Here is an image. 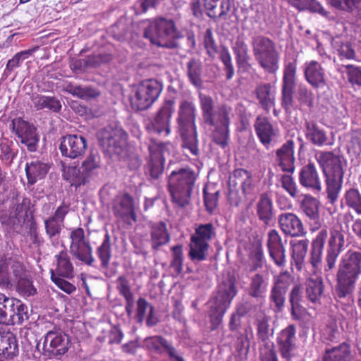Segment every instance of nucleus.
Listing matches in <instances>:
<instances>
[{
    "label": "nucleus",
    "mask_w": 361,
    "mask_h": 361,
    "mask_svg": "<svg viewBox=\"0 0 361 361\" xmlns=\"http://www.w3.org/2000/svg\"><path fill=\"white\" fill-rule=\"evenodd\" d=\"M96 254L101 261V267L107 269L111 258V236L106 233L102 244L97 248Z\"/></svg>",
    "instance_id": "obj_45"
},
{
    "label": "nucleus",
    "mask_w": 361,
    "mask_h": 361,
    "mask_svg": "<svg viewBox=\"0 0 361 361\" xmlns=\"http://www.w3.org/2000/svg\"><path fill=\"white\" fill-rule=\"evenodd\" d=\"M315 158L322 167L326 177V193L330 203L336 202L341 192L345 163L331 152H318Z\"/></svg>",
    "instance_id": "obj_3"
},
{
    "label": "nucleus",
    "mask_w": 361,
    "mask_h": 361,
    "mask_svg": "<svg viewBox=\"0 0 361 361\" xmlns=\"http://www.w3.org/2000/svg\"><path fill=\"white\" fill-rule=\"evenodd\" d=\"M269 286V276L257 273L250 277L248 286V295L262 303L266 298Z\"/></svg>",
    "instance_id": "obj_28"
},
{
    "label": "nucleus",
    "mask_w": 361,
    "mask_h": 361,
    "mask_svg": "<svg viewBox=\"0 0 361 361\" xmlns=\"http://www.w3.org/2000/svg\"><path fill=\"white\" fill-rule=\"evenodd\" d=\"M70 254L88 266H92L94 259L90 243L85 238L83 228L78 227L70 233Z\"/></svg>",
    "instance_id": "obj_13"
},
{
    "label": "nucleus",
    "mask_w": 361,
    "mask_h": 361,
    "mask_svg": "<svg viewBox=\"0 0 361 361\" xmlns=\"http://www.w3.org/2000/svg\"><path fill=\"white\" fill-rule=\"evenodd\" d=\"M112 211L114 216L122 221L131 224L137 221L133 197L128 193L117 195L113 202Z\"/></svg>",
    "instance_id": "obj_20"
},
{
    "label": "nucleus",
    "mask_w": 361,
    "mask_h": 361,
    "mask_svg": "<svg viewBox=\"0 0 361 361\" xmlns=\"http://www.w3.org/2000/svg\"><path fill=\"white\" fill-rule=\"evenodd\" d=\"M238 184L240 185L243 193L245 195L251 194L254 190L252 174L243 169H237L233 171L229 178V185L236 187Z\"/></svg>",
    "instance_id": "obj_31"
},
{
    "label": "nucleus",
    "mask_w": 361,
    "mask_h": 361,
    "mask_svg": "<svg viewBox=\"0 0 361 361\" xmlns=\"http://www.w3.org/2000/svg\"><path fill=\"white\" fill-rule=\"evenodd\" d=\"M295 97L300 105L311 106L313 102V94L308 87L302 83L297 86Z\"/></svg>",
    "instance_id": "obj_59"
},
{
    "label": "nucleus",
    "mask_w": 361,
    "mask_h": 361,
    "mask_svg": "<svg viewBox=\"0 0 361 361\" xmlns=\"http://www.w3.org/2000/svg\"><path fill=\"white\" fill-rule=\"evenodd\" d=\"M297 64L295 61L289 62L285 65L282 78V106L286 111H289L293 104V93L297 89L296 83Z\"/></svg>",
    "instance_id": "obj_16"
},
{
    "label": "nucleus",
    "mask_w": 361,
    "mask_h": 361,
    "mask_svg": "<svg viewBox=\"0 0 361 361\" xmlns=\"http://www.w3.org/2000/svg\"><path fill=\"white\" fill-rule=\"evenodd\" d=\"M173 99H166L163 106L157 113L156 116L147 125V130L150 133L164 134L168 135L170 132L169 123L174 111Z\"/></svg>",
    "instance_id": "obj_19"
},
{
    "label": "nucleus",
    "mask_w": 361,
    "mask_h": 361,
    "mask_svg": "<svg viewBox=\"0 0 361 361\" xmlns=\"http://www.w3.org/2000/svg\"><path fill=\"white\" fill-rule=\"evenodd\" d=\"M167 147V144L157 141L155 139H151L148 144L149 156L147 166L149 173L153 179L159 178L164 172V155L169 151Z\"/></svg>",
    "instance_id": "obj_15"
},
{
    "label": "nucleus",
    "mask_w": 361,
    "mask_h": 361,
    "mask_svg": "<svg viewBox=\"0 0 361 361\" xmlns=\"http://www.w3.org/2000/svg\"><path fill=\"white\" fill-rule=\"evenodd\" d=\"M200 99L203 118L204 121L208 123L209 121H214L212 116L216 110L214 106V102L211 97L202 93L200 94Z\"/></svg>",
    "instance_id": "obj_50"
},
{
    "label": "nucleus",
    "mask_w": 361,
    "mask_h": 361,
    "mask_svg": "<svg viewBox=\"0 0 361 361\" xmlns=\"http://www.w3.org/2000/svg\"><path fill=\"white\" fill-rule=\"evenodd\" d=\"M51 279L54 283L61 290L67 294H71L75 291L76 287L65 280L63 277L56 276L53 269H51Z\"/></svg>",
    "instance_id": "obj_62"
},
{
    "label": "nucleus",
    "mask_w": 361,
    "mask_h": 361,
    "mask_svg": "<svg viewBox=\"0 0 361 361\" xmlns=\"http://www.w3.org/2000/svg\"><path fill=\"white\" fill-rule=\"evenodd\" d=\"M309 240L307 239L291 242L292 259L296 269L301 271L307 255Z\"/></svg>",
    "instance_id": "obj_41"
},
{
    "label": "nucleus",
    "mask_w": 361,
    "mask_h": 361,
    "mask_svg": "<svg viewBox=\"0 0 361 361\" xmlns=\"http://www.w3.org/2000/svg\"><path fill=\"white\" fill-rule=\"evenodd\" d=\"M237 293V282L234 276L228 275L219 283L216 292L208 302L209 316L213 329L219 326Z\"/></svg>",
    "instance_id": "obj_4"
},
{
    "label": "nucleus",
    "mask_w": 361,
    "mask_h": 361,
    "mask_svg": "<svg viewBox=\"0 0 361 361\" xmlns=\"http://www.w3.org/2000/svg\"><path fill=\"white\" fill-rule=\"evenodd\" d=\"M14 298L8 297L0 293V324H6L14 307Z\"/></svg>",
    "instance_id": "obj_52"
},
{
    "label": "nucleus",
    "mask_w": 361,
    "mask_h": 361,
    "mask_svg": "<svg viewBox=\"0 0 361 361\" xmlns=\"http://www.w3.org/2000/svg\"><path fill=\"white\" fill-rule=\"evenodd\" d=\"M293 281V278L290 274L284 271L274 276L272 286L287 292Z\"/></svg>",
    "instance_id": "obj_61"
},
{
    "label": "nucleus",
    "mask_w": 361,
    "mask_h": 361,
    "mask_svg": "<svg viewBox=\"0 0 361 361\" xmlns=\"http://www.w3.org/2000/svg\"><path fill=\"white\" fill-rule=\"evenodd\" d=\"M215 235L212 224H200L196 228L195 233L191 236V240H195L199 244L208 243Z\"/></svg>",
    "instance_id": "obj_47"
},
{
    "label": "nucleus",
    "mask_w": 361,
    "mask_h": 361,
    "mask_svg": "<svg viewBox=\"0 0 361 361\" xmlns=\"http://www.w3.org/2000/svg\"><path fill=\"white\" fill-rule=\"evenodd\" d=\"M57 267L54 270L56 276L63 278L71 279L73 276V266L71 262L70 257L66 251H61L56 255Z\"/></svg>",
    "instance_id": "obj_39"
},
{
    "label": "nucleus",
    "mask_w": 361,
    "mask_h": 361,
    "mask_svg": "<svg viewBox=\"0 0 361 361\" xmlns=\"http://www.w3.org/2000/svg\"><path fill=\"white\" fill-rule=\"evenodd\" d=\"M11 128L20 142L25 145L30 152L37 150L39 139L32 124L18 117L12 121Z\"/></svg>",
    "instance_id": "obj_18"
},
{
    "label": "nucleus",
    "mask_w": 361,
    "mask_h": 361,
    "mask_svg": "<svg viewBox=\"0 0 361 361\" xmlns=\"http://www.w3.org/2000/svg\"><path fill=\"white\" fill-rule=\"evenodd\" d=\"M301 208L310 220L319 219V202L315 198L306 197L302 202Z\"/></svg>",
    "instance_id": "obj_53"
},
{
    "label": "nucleus",
    "mask_w": 361,
    "mask_h": 361,
    "mask_svg": "<svg viewBox=\"0 0 361 361\" xmlns=\"http://www.w3.org/2000/svg\"><path fill=\"white\" fill-rule=\"evenodd\" d=\"M254 128L260 142L266 147L270 145L276 136L275 131L268 118L258 116L255 122Z\"/></svg>",
    "instance_id": "obj_32"
},
{
    "label": "nucleus",
    "mask_w": 361,
    "mask_h": 361,
    "mask_svg": "<svg viewBox=\"0 0 361 361\" xmlns=\"http://www.w3.org/2000/svg\"><path fill=\"white\" fill-rule=\"evenodd\" d=\"M271 90V86L269 83L259 85L256 90L257 97L266 111H269L274 105V95Z\"/></svg>",
    "instance_id": "obj_48"
},
{
    "label": "nucleus",
    "mask_w": 361,
    "mask_h": 361,
    "mask_svg": "<svg viewBox=\"0 0 361 361\" xmlns=\"http://www.w3.org/2000/svg\"><path fill=\"white\" fill-rule=\"evenodd\" d=\"M87 147V139L80 135H67L61 138L59 150L63 157L72 159L82 157Z\"/></svg>",
    "instance_id": "obj_21"
},
{
    "label": "nucleus",
    "mask_w": 361,
    "mask_h": 361,
    "mask_svg": "<svg viewBox=\"0 0 361 361\" xmlns=\"http://www.w3.org/2000/svg\"><path fill=\"white\" fill-rule=\"evenodd\" d=\"M30 99L37 111L48 109L54 113H58L62 107L61 102L56 97L32 93Z\"/></svg>",
    "instance_id": "obj_33"
},
{
    "label": "nucleus",
    "mask_w": 361,
    "mask_h": 361,
    "mask_svg": "<svg viewBox=\"0 0 361 361\" xmlns=\"http://www.w3.org/2000/svg\"><path fill=\"white\" fill-rule=\"evenodd\" d=\"M151 240L154 250H157L160 246L164 245L169 241L170 236L164 222L159 221L152 224Z\"/></svg>",
    "instance_id": "obj_38"
},
{
    "label": "nucleus",
    "mask_w": 361,
    "mask_h": 361,
    "mask_svg": "<svg viewBox=\"0 0 361 361\" xmlns=\"http://www.w3.org/2000/svg\"><path fill=\"white\" fill-rule=\"evenodd\" d=\"M201 63L200 61L192 59L188 63V75L191 83L195 87L202 85Z\"/></svg>",
    "instance_id": "obj_56"
},
{
    "label": "nucleus",
    "mask_w": 361,
    "mask_h": 361,
    "mask_svg": "<svg viewBox=\"0 0 361 361\" xmlns=\"http://www.w3.org/2000/svg\"><path fill=\"white\" fill-rule=\"evenodd\" d=\"M99 145L110 156L120 155L126 146L128 135L121 128L108 127L97 133Z\"/></svg>",
    "instance_id": "obj_10"
},
{
    "label": "nucleus",
    "mask_w": 361,
    "mask_h": 361,
    "mask_svg": "<svg viewBox=\"0 0 361 361\" xmlns=\"http://www.w3.org/2000/svg\"><path fill=\"white\" fill-rule=\"evenodd\" d=\"M276 161L283 171L293 173L295 169L294 142L288 140L276 152Z\"/></svg>",
    "instance_id": "obj_26"
},
{
    "label": "nucleus",
    "mask_w": 361,
    "mask_h": 361,
    "mask_svg": "<svg viewBox=\"0 0 361 361\" xmlns=\"http://www.w3.org/2000/svg\"><path fill=\"white\" fill-rule=\"evenodd\" d=\"M65 91L71 94L73 96L86 100L94 99L100 94L99 91L96 88L90 86H75L71 83L66 87Z\"/></svg>",
    "instance_id": "obj_44"
},
{
    "label": "nucleus",
    "mask_w": 361,
    "mask_h": 361,
    "mask_svg": "<svg viewBox=\"0 0 361 361\" xmlns=\"http://www.w3.org/2000/svg\"><path fill=\"white\" fill-rule=\"evenodd\" d=\"M329 232L326 227L319 231L312 240L308 263L311 266L313 276L305 282L306 298L314 304H320L324 296V285L322 278L317 275L322 267L323 251Z\"/></svg>",
    "instance_id": "obj_2"
},
{
    "label": "nucleus",
    "mask_w": 361,
    "mask_h": 361,
    "mask_svg": "<svg viewBox=\"0 0 361 361\" xmlns=\"http://www.w3.org/2000/svg\"><path fill=\"white\" fill-rule=\"evenodd\" d=\"M282 188L293 198L298 195V190L293 178L290 175H283L280 179Z\"/></svg>",
    "instance_id": "obj_63"
},
{
    "label": "nucleus",
    "mask_w": 361,
    "mask_h": 361,
    "mask_svg": "<svg viewBox=\"0 0 361 361\" xmlns=\"http://www.w3.org/2000/svg\"><path fill=\"white\" fill-rule=\"evenodd\" d=\"M195 105L188 102H182V142L185 143L183 145L188 148L192 154L196 155L198 152L197 147V132L195 125Z\"/></svg>",
    "instance_id": "obj_11"
},
{
    "label": "nucleus",
    "mask_w": 361,
    "mask_h": 361,
    "mask_svg": "<svg viewBox=\"0 0 361 361\" xmlns=\"http://www.w3.org/2000/svg\"><path fill=\"white\" fill-rule=\"evenodd\" d=\"M5 345L0 352V361L12 360L18 355V345L16 336L11 332H6Z\"/></svg>",
    "instance_id": "obj_42"
},
{
    "label": "nucleus",
    "mask_w": 361,
    "mask_h": 361,
    "mask_svg": "<svg viewBox=\"0 0 361 361\" xmlns=\"http://www.w3.org/2000/svg\"><path fill=\"white\" fill-rule=\"evenodd\" d=\"M256 322L257 335L264 344V348L261 350V361H278L274 343L269 339L273 336L274 330L270 328L269 318L262 315L257 318Z\"/></svg>",
    "instance_id": "obj_17"
},
{
    "label": "nucleus",
    "mask_w": 361,
    "mask_h": 361,
    "mask_svg": "<svg viewBox=\"0 0 361 361\" xmlns=\"http://www.w3.org/2000/svg\"><path fill=\"white\" fill-rule=\"evenodd\" d=\"M344 249V231L341 226H335L330 230L324 257L323 271L326 280L334 276L338 258Z\"/></svg>",
    "instance_id": "obj_7"
},
{
    "label": "nucleus",
    "mask_w": 361,
    "mask_h": 361,
    "mask_svg": "<svg viewBox=\"0 0 361 361\" xmlns=\"http://www.w3.org/2000/svg\"><path fill=\"white\" fill-rule=\"evenodd\" d=\"M300 185L312 191L320 192L322 190V182L319 173L314 164L309 163L303 166L299 174Z\"/></svg>",
    "instance_id": "obj_27"
},
{
    "label": "nucleus",
    "mask_w": 361,
    "mask_h": 361,
    "mask_svg": "<svg viewBox=\"0 0 361 361\" xmlns=\"http://www.w3.org/2000/svg\"><path fill=\"white\" fill-rule=\"evenodd\" d=\"M207 15L212 18H221L227 15L231 8L230 0H204Z\"/></svg>",
    "instance_id": "obj_37"
},
{
    "label": "nucleus",
    "mask_w": 361,
    "mask_h": 361,
    "mask_svg": "<svg viewBox=\"0 0 361 361\" xmlns=\"http://www.w3.org/2000/svg\"><path fill=\"white\" fill-rule=\"evenodd\" d=\"M257 215L259 219L266 225H269L274 219L273 203L267 193L260 195L257 203Z\"/></svg>",
    "instance_id": "obj_35"
},
{
    "label": "nucleus",
    "mask_w": 361,
    "mask_h": 361,
    "mask_svg": "<svg viewBox=\"0 0 361 361\" xmlns=\"http://www.w3.org/2000/svg\"><path fill=\"white\" fill-rule=\"evenodd\" d=\"M303 70L306 81L313 88H322L326 85L325 71L319 62L314 60L306 61Z\"/></svg>",
    "instance_id": "obj_25"
},
{
    "label": "nucleus",
    "mask_w": 361,
    "mask_h": 361,
    "mask_svg": "<svg viewBox=\"0 0 361 361\" xmlns=\"http://www.w3.org/2000/svg\"><path fill=\"white\" fill-rule=\"evenodd\" d=\"M168 188L173 202L180 206V169L171 172L169 177Z\"/></svg>",
    "instance_id": "obj_46"
},
{
    "label": "nucleus",
    "mask_w": 361,
    "mask_h": 361,
    "mask_svg": "<svg viewBox=\"0 0 361 361\" xmlns=\"http://www.w3.org/2000/svg\"><path fill=\"white\" fill-rule=\"evenodd\" d=\"M49 169V164L39 160H35L30 163H27L25 172L27 184L33 185L38 180L43 179L47 174Z\"/></svg>",
    "instance_id": "obj_34"
},
{
    "label": "nucleus",
    "mask_w": 361,
    "mask_h": 361,
    "mask_svg": "<svg viewBox=\"0 0 361 361\" xmlns=\"http://www.w3.org/2000/svg\"><path fill=\"white\" fill-rule=\"evenodd\" d=\"M113 57L109 54H99L97 55L88 56L87 63L88 68H96L104 63H107L112 60Z\"/></svg>",
    "instance_id": "obj_64"
},
{
    "label": "nucleus",
    "mask_w": 361,
    "mask_h": 361,
    "mask_svg": "<svg viewBox=\"0 0 361 361\" xmlns=\"http://www.w3.org/2000/svg\"><path fill=\"white\" fill-rule=\"evenodd\" d=\"M14 284L16 290L22 297L27 298L37 294V289L34 287L32 281L29 276L20 281H16Z\"/></svg>",
    "instance_id": "obj_55"
},
{
    "label": "nucleus",
    "mask_w": 361,
    "mask_h": 361,
    "mask_svg": "<svg viewBox=\"0 0 361 361\" xmlns=\"http://www.w3.org/2000/svg\"><path fill=\"white\" fill-rule=\"evenodd\" d=\"M69 348V337L60 328L54 327L44 336V354L49 357L59 358L68 352Z\"/></svg>",
    "instance_id": "obj_12"
},
{
    "label": "nucleus",
    "mask_w": 361,
    "mask_h": 361,
    "mask_svg": "<svg viewBox=\"0 0 361 361\" xmlns=\"http://www.w3.org/2000/svg\"><path fill=\"white\" fill-rule=\"evenodd\" d=\"M232 114V108L226 104H222L216 108L214 114L212 116L214 121H209L208 124L212 126H221L228 130L230 116Z\"/></svg>",
    "instance_id": "obj_43"
},
{
    "label": "nucleus",
    "mask_w": 361,
    "mask_h": 361,
    "mask_svg": "<svg viewBox=\"0 0 361 361\" xmlns=\"http://www.w3.org/2000/svg\"><path fill=\"white\" fill-rule=\"evenodd\" d=\"M44 223L46 234L48 235L50 240L58 237L64 228L63 224L58 221L57 220H55L51 216L45 219Z\"/></svg>",
    "instance_id": "obj_60"
},
{
    "label": "nucleus",
    "mask_w": 361,
    "mask_h": 361,
    "mask_svg": "<svg viewBox=\"0 0 361 361\" xmlns=\"http://www.w3.org/2000/svg\"><path fill=\"white\" fill-rule=\"evenodd\" d=\"M305 137L310 142L316 146L327 145L328 137L326 131L314 122H305Z\"/></svg>",
    "instance_id": "obj_36"
},
{
    "label": "nucleus",
    "mask_w": 361,
    "mask_h": 361,
    "mask_svg": "<svg viewBox=\"0 0 361 361\" xmlns=\"http://www.w3.org/2000/svg\"><path fill=\"white\" fill-rule=\"evenodd\" d=\"M345 204L353 209L356 214L361 215V193L356 188H350L345 193Z\"/></svg>",
    "instance_id": "obj_51"
},
{
    "label": "nucleus",
    "mask_w": 361,
    "mask_h": 361,
    "mask_svg": "<svg viewBox=\"0 0 361 361\" xmlns=\"http://www.w3.org/2000/svg\"><path fill=\"white\" fill-rule=\"evenodd\" d=\"M267 246L269 255L274 264L279 267L286 265V250L282 242V238L279 232L271 229L267 235Z\"/></svg>",
    "instance_id": "obj_24"
},
{
    "label": "nucleus",
    "mask_w": 361,
    "mask_h": 361,
    "mask_svg": "<svg viewBox=\"0 0 361 361\" xmlns=\"http://www.w3.org/2000/svg\"><path fill=\"white\" fill-rule=\"evenodd\" d=\"M280 229L286 235L302 237L307 233L301 219L294 213L284 212L279 215Z\"/></svg>",
    "instance_id": "obj_22"
},
{
    "label": "nucleus",
    "mask_w": 361,
    "mask_h": 361,
    "mask_svg": "<svg viewBox=\"0 0 361 361\" xmlns=\"http://www.w3.org/2000/svg\"><path fill=\"white\" fill-rule=\"evenodd\" d=\"M232 49L239 68L245 71L251 68L248 46L242 36H238L233 44Z\"/></svg>",
    "instance_id": "obj_30"
},
{
    "label": "nucleus",
    "mask_w": 361,
    "mask_h": 361,
    "mask_svg": "<svg viewBox=\"0 0 361 361\" xmlns=\"http://www.w3.org/2000/svg\"><path fill=\"white\" fill-rule=\"evenodd\" d=\"M30 200L23 198L21 202L12 199L9 202L0 201V222L13 230L22 228L29 210Z\"/></svg>",
    "instance_id": "obj_6"
},
{
    "label": "nucleus",
    "mask_w": 361,
    "mask_h": 361,
    "mask_svg": "<svg viewBox=\"0 0 361 361\" xmlns=\"http://www.w3.org/2000/svg\"><path fill=\"white\" fill-rule=\"evenodd\" d=\"M292 4L299 10H309L326 16V13L322 5L316 0H290Z\"/></svg>",
    "instance_id": "obj_54"
},
{
    "label": "nucleus",
    "mask_w": 361,
    "mask_h": 361,
    "mask_svg": "<svg viewBox=\"0 0 361 361\" xmlns=\"http://www.w3.org/2000/svg\"><path fill=\"white\" fill-rule=\"evenodd\" d=\"M13 303L14 307L11 310L6 325H20L29 319L27 306L16 298H15Z\"/></svg>",
    "instance_id": "obj_40"
},
{
    "label": "nucleus",
    "mask_w": 361,
    "mask_h": 361,
    "mask_svg": "<svg viewBox=\"0 0 361 361\" xmlns=\"http://www.w3.org/2000/svg\"><path fill=\"white\" fill-rule=\"evenodd\" d=\"M361 275V252L348 250L341 257L336 271V297L353 302V293Z\"/></svg>",
    "instance_id": "obj_1"
},
{
    "label": "nucleus",
    "mask_w": 361,
    "mask_h": 361,
    "mask_svg": "<svg viewBox=\"0 0 361 361\" xmlns=\"http://www.w3.org/2000/svg\"><path fill=\"white\" fill-rule=\"evenodd\" d=\"M144 37L152 44L161 47L164 40L177 37L178 33L173 20L159 18L145 29Z\"/></svg>",
    "instance_id": "obj_14"
},
{
    "label": "nucleus",
    "mask_w": 361,
    "mask_h": 361,
    "mask_svg": "<svg viewBox=\"0 0 361 361\" xmlns=\"http://www.w3.org/2000/svg\"><path fill=\"white\" fill-rule=\"evenodd\" d=\"M13 142L7 139H4L0 143V159L6 164L10 165L17 154V152L12 148Z\"/></svg>",
    "instance_id": "obj_58"
},
{
    "label": "nucleus",
    "mask_w": 361,
    "mask_h": 361,
    "mask_svg": "<svg viewBox=\"0 0 361 361\" xmlns=\"http://www.w3.org/2000/svg\"><path fill=\"white\" fill-rule=\"evenodd\" d=\"M163 89L162 84L157 80H146L140 82L130 98L131 106L135 111L149 109L159 98Z\"/></svg>",
    "instance_id": "obj_8"
},
{
    "label": "nucleus",
    "mask_w": 361,
    "mask_h": 361,
    "mask_svg": "<svg viewBox=\"0 0 361 361\" xmlns=\"http://www.w3.org/2000/svg\"><path fill=\"white\" fill-rule=\"evenodd\" d=\"M209 250V244H199L191 240L188 255L192 262H202L206 259Z\"/></svg>",
    "instance_id": "obj_49"
},
{
    "label": "nucleus",
    "mask_w": 361,
    "mask_h": 361,
    "mask_svg": "<svg viewBox=\"0 0 361 361\" xmlns=\"http://www.w3.org/2000/svg\"><path fill=\"white\" fill-rule=\"evenodd\" d=\"M296 328L290 324L282 329L277 336L276 343L281 356L290 360L294 356L296 350Z\"/></svg>",
    "instance_id": "obj_23"
},
{
    "label": "nucleus",
    "mask_w": 361,
    "mask_h": 361,
    "mask_svg": "<svg viewBox=\"0 0 361 361\" xmlns=\"http://www.w3.org/2000/svg\"><path fill=\"white\" fill-rule=\"evenodd\" d=\"M100 166V156L97 152H91L82 161L81 167L68 166L64 171V178L68 180L75 188L87 184L92 176L93 171Z\"/></svg>",
    "instance_id": "obj_9"
},
{
    "label": "nucleus",
    "mask_w": 361,
    "mask_h": 361,
    "mask_svg": "<svg viewBox=\"0 0 361 361\" xmlns=\"http://www.w3.org/2000/svg\"><path fill=\"white\" fill-rule=\"evenodd\" d=\"M144 344L147 349L156 353L161 354L166 352L171 357L175 358L176 361H180V357L176 354L175 348L161 336L146 338L144 340Z\"/></svg>",
    "instance_id": "obj_29"
},
{
    "label": "nucleus",
    "mask_w": 361,
    "mask_h": 361,
    "mask_svg": "<svg viewBox=\"0 0 361 361\" xmlns=\"http://www.w3.org/2000/svg\"><path fill=\"white\" fill-rule=\"evenodd\" d=\"M251 46L255 61L265 72L274 73L279 70L280 53L273 40L264 35H255Z\"/></svg>",
    "instance_id": "obj_5"
},
{
    "label": "nucleus",
    "mask_w": 361,
    "mask_h": 361,
    "mask_svg": "<svg viewBox=\"0 0 361 361\" xmlns=\"http://www.w3.org/2000/svg\"><path fill=\"white\" fill-rule=\"evenodd\" d=\"M32 53V50L29 49L16 54L12 59L8 61L4 74L8 76L15 68L19 67L22 62L27 59Z\"/></svg>",
    "instance_id": "obj_57"
}]
</instances>
